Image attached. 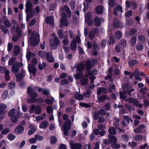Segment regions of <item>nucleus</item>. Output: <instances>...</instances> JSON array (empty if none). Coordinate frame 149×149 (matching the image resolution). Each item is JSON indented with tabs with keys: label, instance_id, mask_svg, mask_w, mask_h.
Returning a JSON list of instances; mask_svg holds the SVG:
<instances>
[{
	"label": "nucleus",
	"instance_id": "4",
	"mask_svg": "<svg viewBox=\"0 0 149 149\" xmlns=\"http://www.w3.org/2000/svg\"><path fill=\"white\" fill-rule=\"evenodd\" d=\"M27 92L30 94L31 98L27 100V102L29 103H33L36 102V100L35 98L38 96L37 93L33 92V89L31 87H29L27 89Z\"/></svg>",
	"mask_w": 149,
	"mask_h": 149
},
{
	"label": "nucleus",
	"instance_id": "54",
	"mask_svg": "<svg viewBox=\"0 0 149 149\" xmlns=\"http://www.w3.org/2000/svg\"><path fill=\"white\" fill-rule=\"evenodd\" d=\"M47 110L48 113H50L53 112L52 107L50 106H48L47 108Z\"/></svg>",
	"mask_w": 149,
	"mask_h": 149
},
{
	"label": "nucleus",
	"instance_id": "5",
	"mask_svg": "<svg viewBox=\"0 0 149 149\" xmlns=\"http://www.w3.org/2000/svg\"><path fill=\"white\" fill-rule=\"evenodd\" d=\"M52 38L50 42V45L51 48L53 49H56L57 46L59 43V40L58 38L54 33L52 34Z\"/></svg>",
	"mask_w": 149,
	"mask_h": 149
},
{
	"label": "nucleus",
	"instance_id": "47",
	"mask_svg": "<svg viewBox=\"0 0 149 149\" xmlns=\"http://www.w3.org/2000/svg\"><path fill=\"white\" fill-rule=\"evenodd\" d=\"M87 79L86 77H84L81 80V83L82 85H84L87 84Z\"/></svg>",
	"mask_w": 149,
	"mask_h": 149
},
{
	"label": "nucleus",
	"instance_id": "23",
	"mask_svg": "<svg viewBox=\"0 0 149 149\" xmlns=\"http://www.w3.org/2000/svg\"><path fill=\"white\" fill-rule=\"evenodd\" d=\"M145 128V126L142 124L138 126L137 128L134 130V132L136 133H139L140 132L143 130Z\"/></svg>",
	"mask_w": 149,
	"mask_h": 149
},
{
	"label": "nucleus",
	"instance_id": "22",
	"mask_svg": "<svg viewBox=\"0 0 149 149\" xmlns=\"http://www.w3.org/2000/svg\"><path fill=\"white\" fill-rule=\"evenodd\" d=\"M4 24L5 26L7 28H9L10 27L11 24L9 20L7 19L5 16H3V18Z\"/></svg>",
	"mask_w": 149,
	"mask_h": 149
},
{
	"label": "nucleus",
	"instance_id": "46",
	"mask_svg": "<svg viewBox=\"0 0 149 149\" xmlns=\"http://www.w3.org/2000/svg\"><path fill=\"white\" fill-rule=\"evenodd\" d=\"M10 131V130L8 128L4 129L1 132V134L3 135H6Z\"/></svg>",
	"mask_w": 149,
	"mask_h": 149
},
{
	"label": "nucleus",
	"instance_id": "38",
	"mask_svg": "<svg viewBox=\"0 0 149 149\" xmlns=\"http://www.w3.org/2000/svg\"><path fill=\"white\" fill-rule=\"evenodd\" d=\"M46 64L45 63L43 62L42 64L39 63L38 64V67L40 70H42L45 68Z\"/></svg>",
	"mask_w": 149,
	"mask_h": 149
},
{
	"label": "nucleus",
	"instance_id": "19",
	"mask_svg": "<svg viewBox=\"0 0 149 149\" xmlns=\"http://www.w3.org/2000/svg\"><path fill=\"white\" fill-rule=\"evenodd\" d=\"M25 71L22 70L20 74L16 76V81L17 82H19L22 80V78L25 76Z\"/></svg>",
	"mask_w": 149,
	"mask_h": 149
},
{
	"label": "nucleus",
	"instance_id": "24",
	"mask_svg": "<svg viewBox=\"0 0 149 149\" xmlns=\"http://www.w3.org/2000/svg\"><path fill=\"white\" fill-rule=\"evenodd\" d=\"M6 108V106L4 104H0V115L4 114L5 111L4 109Z\"/></svg>",
	"mask_w": 149,
	"mask_h": 149
},
{
	"label": "nucleus",
	"instance_id": "43",
	"mask_svg": "<svg viewBox=\"0 0 149 149\" xmlns=\"http://www.w3.org/2000/svg\"><path fill=\"white\" fill-rule=\"evenodd\" d=\"M136 48L137 50L141 51L143 49V46L141 44L138 43L136 45Z\"/></svg>",
	"mask_w": 149,
	"mask_h": 149
},
{
	"label": "nucleus",
	"instance_id": "10",
	"mask_svg": "<svg viewBox=\"0 0 149 149\" xmlns=\"http://www.w3.org/2000/svg\"><path fill=\"white\" fill-rule=\"evenodd\" d=\"M70 147L71 149H81L82 145L80 143H74L72 141L70 140L69 141Z\"/></svg>",
	"mask_w": 149,
	"mask_h": 149
},
{
	"label": "nucleus",
	"instance_id": "30",
	"mask_svg": "<svg viewBox=\"0 0 149 149\" xmlns=\"http://www.w3.org/2000/svg\"><path fill=\"white\" fill-rule=\"evenodd\" d=\"M49 125L48 122L45 121H43L39 125L40 128L43 129Z\"/></svg>",
	"mask_w": 149,
	"mask_h": 149
},
{
	"label": "nucleus",
	"instance_id": "60",
	"mask_svg": "<svg viewBox=\"0 0 149 149\" xmlns=\"http://www.w3.org/2000/svg\"><path fill=\"white\" fill-rule=\"evenodd\" d=\"M97 127L100 130H104L106 128L105 125L100 124L97 126Z\"/></svg>",
	"mask_w": 149,
	"mask_h": 149
},
{
	"label": "nucleus",
	"instance_id": "39",
	"mask_svg": "<svg viewBox=\"0 0 149 149\" xmlns=\"http://www.w3.org/2000/svg\"><path fill=\"white\" fill-rule=\"evenodd\" d=\"M94 21L96 25L97 26H99L101 23V20L100 19L97 17L95 18Z\"/></svg>",
	"mask_w": 149,
	"mask_h": 149
},
{
	"label": "nucleus",
	"instance_id": "45",
	"mask_svg": "<svg viewBox=\"0 0 149 149\" xmlns=\"http://www.w3.org/2000/svg\"><path fill=\"white\" fill-rule=\"evenodd\" d=\"M137 61L136 60L130 61L128 62V64L130 66L132 67L136 63Z\"/></svg>",
	"mask_w": 149,
	"mask_h": 149
},
{
	"label": "nucleus",
	"instance_id": "53",
	"mask_svg": "<svg viewBox=\"0 0 149 149\" xmlns=\"http://www.w3.org/2000/svg\"><path fill=\"white\" fill-rule=\"evenodd\" d=\"M58 33L59 37L61 39H63V31L61 30H59L58 31Z\"/></svg>",
	"mask_w": 149,
	"mask_h": 149
},
{
	"label": "nucleus",
	"instance_id": "49",
	"mask_svg": "<svg viewBox=\"0 0 149 149\" xmlns=\"http://www.w3.org/2000/svg\"><path fill=\"white\" fill-rule=\"evenodd\" d=\"M15 136L14 135L11 134H8V138L9 140L10 141H13L14 140L15 138Z\"/></svg>",
	"mask_w": 149,
	"mask_h": 149
},
{
	"label": "nucleus",
	"instance_id": "25",
	"mask_svg": "<svg viewBox=\"0 0 149 149\" xmlns=\"http://www.w3.org/2000/svg\"><path fill=\"white\" fill-rule=\"evenodd\" d=\"M103 8L102 6H97L95 8V11L96 13L98 14H101L102 13Z\"/></svg>",
	"mask_w": 149,
	"mask_h": 149
},
{
	"label": "nucleus",
	"instance_id": "58",
	"mask_svg": "<svg viewBox=\"0 0 149 149\" xmlns=\"http://www.w3.org/2000/svg\"><path fill=\"white\" fill-rule=\"evenodd\" d=\"M82 75V74L81 72H79V73L77 74L76 75H74V77L76 79H80Z\"/></svg>",
	"mask_w": 149,
	"mask_h": 149
},
{
	"label": "nucleus",
	"instance_id": "34",
	"mask_svg": "<svg viewBox=\"0 0 149 149\" xmlns=\"http://www.w3.org/2000/svg\"><path fill=\"white\" fill-rule=\"evenodd\" d=\"M118 11L122 12V7L120 6H117L115 8L114 11V14L116 15L117 14V12Z\"/></svg>",
	"mask_w": 149,
	"mask_h": 149
},
{
	"label": "nucleus",
	"instance_id": "6",
	"mask_svg": "<svg viewBox=\"0 0 149 149\" xmlns=\"http://www.w3.org/2000/svg\"><path fill=\"white\" fill-rule=\"evenodd\" d=\"M122 87L123 89V92L126 93H128L129 95H131V93L134 91V89H132L130 90L131 88V86L128 83H126L123 84Z\"/></svg>",
	"mask_w": 149,
	"mask_h": 149
},
{
	"label": "nucleus",
	"instance_id": "57",
	"mask_svg": "<svg viewBox=\"0 0 149 149\" xmlns=\"http://www.w3.org/2000/svg\"><path fill=\"white\" fill-rule=\"evenodd\" d=\"M128 137L127 134H124L122 137V140L124 141H128Z\"/></svg>",
	"mask_w": 149,
	"mask_h": 149
},
{
	"label": "nucleus",
	"instance_id": "29",
	"mask_svg": "<svg viewBox=\"0 0 149 149\" xmlns=\"http://www.w3.org/2000/svg\"><path fill=\"white\" fill-rule=\"evenodd\" d=\"M84 68V63L83 62H81L77 65V69L78 71H81L83 70Z\"/></svg>",
	"mask_w": 149,
	"mask_h": 149
},
{
	"label": "nucleus",
	"instance_id": "7",
	"mask_svg": "<svg viewBox=\"0 0 149 149\" xmlns=\"http://www.w3.org/2000/svg\"><path fill=\"white\" fill-rule=\"evenodd\" d=\"M71 125V122L70 120H68L64 123L63 126V130L64 134L65 135H67L68 134V131L70 129Z\"/></svg>",
	"mask_w": 149,
	"mask_h": 149
},
{
	"label": "nucleus",
	"instance_id": "13",
	"mask_svg": "<svg viewBox=\"0 0 149 149\" xmlns=\"http://www.w3.org/2000/svg\"><path fill=\"white\" fill-rule=\"evenodd\" d=\"M0 70L2 72H4L5 73V79L6 80H9L10 77L9 75V71L5 67H0Z\"/></svg>",
	"mask_w": 149,
	"mask_h": 149
},
{
	"label": "nucleus",
	"instance_id": "50",
	"mask_svg": "<svg viewBox=\"0 0 149 149\" xmlns=\"http://www.w3.org/2000/svg\"><path fill=\"white\" fill-rule=\"evenodd\" d=\"M38 54L39 56L42 58H44L45 57V53L43 51H40L38 52Z\"/></svg>",
	"mask_w": 149,
	"mask_h": 149
},
{
	"label": "nucleus",
	"instance_id": "55",
	"mask_svg": "<svg viewBox=\"0 0 149 149\" xmlns=\"http://www.w3.org/2000/svg\"><path fill=\"white\" fill-rule=\"evenodd\" d=\"M15 83L13 82L10 83L8 85V88L10 89H13L15 88Z\"/></svg>",
	"mask_w": 149,
	"mask_h": 149
},
{
	"label": "nucleus",
	"instance_id": "15",
	"mask_svg": "<svg viewBox=\"0 0 149 149\" xmlns=\"http://www.w3.org/2000/svg\"><path fill=\"white\" fill-rule=\"evenodd\" d=\"M28 70L30 73L33 74V75H36V69L35 66L31 64H29L28 67Z\"/></svg>",
	"mask_w": 149,
	"mask_h": 149
},
{
	"label": "nucleus",
	"instance_id": "48",
	"mask_svg": "<svg viewBox=\"0 0 149 149\" xmlns=\"http://www.w3.org/2000/svg\"><path fill=\"white\" fill-rule=\"evenodd\" d=\"M1 31L4 33H6L8 31V30L3 26L2 25L1 26Z\"/></svg>",
	"mask_w": 149,
	"mask_h": 149
},
{
	"label": "nucleus",
	"instance_id": "3",
	"mask_svg": "<svg viewBox=\"0 0 149 149\" xmlns=\"http://www.w3.org/2000/svg\"><path fill=\"white\" fill-rule=\"evenodd\" d=\"M40 41L39 34L37 32H33L30 37V42L31 45L36 46L38 45Z\"/></svg>",
	"mask_w": 149,
	"mask_h": 149
},
{
	"label": "nucleus",
	"instance_id": "1",
	"mask_svg": "<svg viewBox=\"0 0 149 149\" xmlns=\"http://www.w3.org/2000/svg\"><path fill=\"white\" fill-rule=\"evenodd\" d=\"M62 17L61 19L60 26L61 27L64 26H67L69 25V22L66 19L67 17L71 16V12L69 8L66 6H62L60 8Z\"/></svg>",
	"mask_w": 149,
	"mask_h": 149
},
{
	"label": "nucleus",
	"instance_id": "35",
	"mask_svg": "<svg viewBox=\"0 0 149 149\" xmlns=\"http://www.w3.org/2000/svg\"><path fill=\"white\" fill-rule=\"evenodd\" d=\"M16 110L15 109H13L9 111V116L10 117H13L15 116Z\"/></svg>",
	"mask_w": 149,
	"mask_h": 149
},
{
	"label": "nucleus",
	"instance_id": "63",
	"mask_svg": "<svg viewBox=\"0 0 149 149\" xmlns=\"http://www.w3.org/2000/svg\"><path fill=\"white\" fill-rule=\"evenodd\" d=\"M35 138H36V141L37 140H38L39 141H41L43 139V137L42 136H40V135H38V134L36 135H35Z\"/></svg>",
	"mask_w": 149,
	"mask_h": 149
},
{
	"label": "nucleus",
	"instance_id": "41",
	"mask_svg": "<svg viewBox=\"0 0 149 149\" xmlns=\"http://www.w3.org/2000/svg\"><path fill=\"white\" fill-rule=\"evenodd\" d=\"M74 97L76 99L79 100H82L83 98V95L81 94H77Z\"/></svg>",
	"mask_w": 149,
	"mask_h": 149
},
{
	"label": "nucleus",
	"instance_id": "59",
	"mask_svg": "<svg viewBox=\"0 0 149 149\" xmlns=\"http://www.w3.org/2000/svg\"><path fill=\"white\" fill-rule=\"evenodd\" d=\"M115 4L114 0H109V5L110 7H112Z\"/></svg>",
	"mask_w": 149,
	"mask_h": 149
},
{
	"label": "nucleus",
	"instance_id": "20",
	"mask_svg": "<svg viewBox=\"0 0 149 149\" xmlns=\"http://www.w3.org/2000/svg\"><path fill=\"white\" fill-rule=\"evenodd\" d=\"M46 57L49 62H52L54 61V59L52 54L50 52H48L46 54Z\"/></svg>",
	"mask_w": 149,
	"mask_h": 149
},
{
	"label": "nucleus",
	"instance_id": "18",
	"mask_svg": "<svg viewBox=\"0 0 149 149\" xmlns=\"http://www.w3.org/2000/svg\"><path fill=\"white\" fill-rule=\"evenodd\" d=\"M123 118L124 119V121H123L122 123L123 125L124 126H125L127 125V124L125 123L124 121H126L128 124L129 123L130 121L132 123L133 122V120L132 119L130 118L127 116H124L123 117Z\"/></svg>",
	"mask_w": 149,
	"mask_h": 149
},
{
	"label": "nucleus",
	"instance_id": "52",
	"mask_svg": "<svg viewBox=\"0 0 149 149\" xmlns=\"http://www.w3.org/2000/svg\"><path fill=\"white\" fill-rule=\"evenodd\" d=\"M41 111V108L39 106H37L35 110V112L36 114H40Z\"/></svg>",
	"mask_w": 149,
	"mask_h": 149
},
{
	"label": "nucleus",
	"instance_id": "62",
	"mask_svg": "<svg viewBox=\"0 0 149 149\" xmlns=\"http://www.w3.org/2000/svg\"><path fill=\"white\" fill-rule=\"evenodd\" d=\"M69 82L67 79H64L62 80L61 83V84L62 85H64L68 84Z\"/></svg>",
	"mask_w": 149,
	"mask_h": 149
},
{
	"label": "nucleus",
	"instance_id": "17",
	"mask_svg": "<svg viewBox=\"0 0 149 149\" xmlns=\"http://www.w3.org/2000/svg\"><path fill=\"white\" fill-rule=\"evenodd\" d=\"M24 130L23 126L19 125L17 127L15 130V132L17 134H20L22 133Z\"/></svg>",
	"mask_w": 149,
	"mask_h": 149
},
{
	"label": "nucleus",
	"instance_id": "64",
	"mask_svg": "<svg viewBox=\"0 0 149 149\" xmlns=\"http://www.w3.org/2000/svg\"><path fill=\"white\" fill-rule=\"evenodd\" d=\"M132 11L130 10L126 13L125 16L127 17H129L132 15Z\"/></svg>",
	"mask_w": 149,
	"mask_h": 149
},
{
	"label": "nucleus",
	"instance_id": "51",
	"mask_svg": "<svg viewBox=\"0 0 149 149\" xmlns=\"http://www.w3.org/2000/svg\"><path fill=\"white\" fill-rule=\"evenodd\" d=\"M138 39L140 42H143L145 40V38L144 36L141 35L139 36Z\"/></svg>",
	"mask_w": 149,
	"mask_h": 149
},
{
	"label": "nucleus",
	"instance_id": "12",
	"mask_svg": "<svg viewBox=\"0 0 149 149\" xmlns=\"http://www.w3.org/2000/svg\"><path fill=\"white\" fill-rule=\"evenodd\" d=\"M91 13L89 12L85 16L86 22L89 26L91 25L93 23V20L91 18Z\"/></svg>",
	"mask_w": 149,
	"mask_h": 149
},
{
	"label": "nucleus",
	"instance_id": "56",
	"mask_svg": "<svg viewBox=\"0 0 149 149\" xmlns=\"http://www.w3.org/2000/svg\"><path fill=\"white\" fill-rule=\"evenodd\" d=\"M106 98V96L105 95H103L99 97L98 102H102Z\"/></svg>",
	"mask_w": 149,
	"mask_h": 149
},
{
	"label": "nucleus",
	"instance_id": "8",
	"mask_svg": "<svg viewBox=\"0 0 149 149\" xmlns=\"http://www.w3.org/2000/svg\"><path fill=\"white\" fill-rule=\"evenodd\" d=\"M26 12L27 14L26 20L28 21L30 18L32 17V15L30 16L29 14V12L31 11L32 8V4L31 2L27 1L26 3Z\"/></svg>",
	"mask_w": 149,
	"mask_h": 149
},
{
	"label": "nucleus",
	"instance_id": "42",
	"mask_svg": "<svg viewBox=\"0 0 149 149\" xmlns=\"http://www.w3.org/2000/svg\"><path fill=\"white\" fill-rule=\"evenodd\" d=\"M115 36L118 39H120L122 37V33L120 31H117L115 34Z\"/></svg>",
	"mask_w": 149,
	"mask_h": 149
},
{
	"label": "nucleus",
	"instance_id": "36",
	"mask_svg": "<svg viewBox=\"0 0 149 149\" xmlns=\"http://www.w3.org/2000/svg\"><path fill=\"white\" fill-rule=\"evenodd\" d=\"M109 134H115L116 133V130L113 127H111L109 129Z\"/></svg>",
	"mask_w": 149,
	"mask_h": 149
},
{
	"label": "nucleus",
	"instance_id": "28",
	"mask_svg": "<svg viewBox=\"0 0 149 149\" xmlns=\"http://www.w3.org/2000/svg\"><path fill=\"white\" fill-rule=\"evenodd\" d=\"M109 139L111 143L116 142L117 141L116 137L115 136L110 134H109Z\"/></svg>",
	"mask_w": 149,
	"mask_h": 149
},
{
	"label": "nucleus",
	"instance_id": "37",
	"mask_svg": "<svg viewBox=\"0 0 149 149\" xmlns=\"http://www.w3.org/2000/svg\"><path fill=\"white\" fill-rule=\"evenodd\" d=\"M36 107L34 105H31L30 107V113H32L35 111Z\"/></svg>",
	"mask_w": 149,
	"mask_h": 149
},
{
	"label": "nucleus",
	"instance_id": "21",
	"mask_svg": "<svg viewBox=\"0 0 149 149\" xmlns=\"http://www.w3.org/2000/svg\"><path fill=\"white\" fill-rule=\"evenodd\" d=\"M77 46L76 42L75 39L71 41L70 47L72 50L75 51L77 48Z\"/></svg>",
	"mask_w": 149,
	"mask_h": 149
},
{
	"label": "nucleus",
	"instance_id": "32",
	"mask_svg": "<svg viewBox=\"0 0 149 149\" xmlns=\"http://www.w3.org/2000/svg\"><path fill=\"white\" fill-rule=\"evenodd\" d=\"M8 94V92L7 90H5L3 93L1 97V99L4 100H5L7 97Z\"/></svg>",
	"mask_w": 149,
	"mask_h": 149
},
{
	"label": "nucleus",
	"instance_id": "26",
	"mask_svg": "<svg viewBox=\"0 0 149 149\" xmlns=\"http://www.w3.org/2000/svg\"><path fill=\"white\" fill-rule=\"evenodd\" d=\"M54 18L52 16L47 17L46 19V22L50 24H53L54 23Z\"/></svg>",
	"mask_w": 149,
	"mask_h": 149
},
{
	"label": "nucleus",
	"instance_id": "16",
	"mask_svg": "<svg viewBox=\"0 0 149 149\" xmlns=\"http://www.w3.org/2000/svg\"><path fill=\"white\" fill-rule=\"evenodd\" d=\"M96 60H92V61L91 60H89L87 62H86V68L87 69H88L91 67H93L94 64L96 63Z\"/></svg>",
	"mask_w": 149,
	"mask_h": 149
},
{
	"label": "nucleus",
	"instance_id": "11",
	"mask_svg": "<svg viewBox=\"0 0 149 149\" xmlns=\"http://www.w3.org/2000/svg\"><path fill=\"white\" fill-rule=\"evenodd\" d=\"M126 41L124 39L121 40L120 44L117 45L116 47V51L117 52H119L120 51V49L125 47L126 45Z\"/></svg>",
	"mask_w": 149,
	"mask_h": 149
},
{
	"label": "nucleus",
	"instance_id": "2",
	"mask_svg": "<svg viewBox=\"0 0 149 149\" xmlns=\"http://www.w3.org/2000/svg\"><path fill=\"white\" fill-rule=\"evenodd\" d=\"M13 22L14 25L12 26L11 29V31L13 33H14L15 31L18 35L17 36L15 35L13 38V41L15 42L17 41L19 37L21 36V35L19 27L17 26V24L15 21H13Z\"/></svg>",
	"mask_w": 149,
	"mask_h": 149
},
{
	"label": "nucleus",
	"instance_id": "14",
	"mask_svg": "<svg viewBox=\"0 0 149 149\" xmlns=\"http://www.w3.org/2000/svg\"><path fill=\"white\" fill-rule=\"evenodd\" d=\"M128 102L130 103L133 104V105L136 106L141 107H142V104L141 103L138 104L137 100L133 98H130L128 100Z\"/></svg>",
	"mask_w": 149,
	"mask_h": 149
},
{
	"label": "nucleus",
	"instance_id": "61",
	"mask_svg": "<svg viewBox=\"0 0 149 149\" xmlns=\"http://www.w3.org/2000/svg\"><path fill=\"white\" fill-rule=\"evenodd\" d=\"M137 32L136 29L134 28L132 29L130 31V33L131 35H135Z\"/></svg>",
	"mask_w": 149,
	"mask_h": 149
},
{
	"label": "nucleus",
	"instance_id": "27",
	"mask_svg": "<svg viewBox=\"0 0 149 149\" xmlns=\"http://www.w3.org/2000/svg\"><path fill=\"white\" fill-rule=\"evenodd\" d=\"M136 37L134 36L132 37L129 42V44L131 46H133L136 43Z\"/></svg>",
	"mask_w": 149,
	"mask_h": 149
},
{
	"label": "nucleus",
	"instance_id": "33",
	"mask_svg": "<svg viewBox=\"0 0 149 149\" xmlns=\"http://www.w3.org/2000/svg\"><path fill=\"white\" fill-rule=\"evenodd\" d=\"M107 91L104 88H99L97 90V94L98 95H100L102 93H106Z\"/></svg>",
	"mask_w": 149,
	"mask_h": 149
},
{
	"label": "nucleus",
	"instance_id": "40",
	"mask_svg": "<svg viewBox=\"0 0 149 149\" xmlns=\"http://www.w3.org/2000/svg\"><path fill=\"white\" fill-rule=\"evenodd\" d=\"M20 52L19 48L17 45L15 46L14 47V52L15 54L17 55Z\"/></svg>",
	"mask_w": 149,
	"mask_h": 149
},
{
	"label": "nucleus",
	"instance_id": "44",
	"mask_svg": "<svg viewBox=\"0 0 149 149\" xmlns=\"http://www.w3.org/2000/svg\"><path fill=\"white\" fill-rule=\"evenodd\" d=\"M57 139L56 137L54 136H52L50 139V143L51 144H54L56 142Z\"/></svg>",
	"mask_w": 149,
	"mask_h": 149
},
{
	"label": "nucleus",
	"instance_id": "31",
	"mask_svg": "<svg viewBox=\"0 0 149 149\" xmlns=\"http://www.w3.org/2000/svg\"><path fill=\"white\" fill-rule=\"evenodd\" d=\"M86 2L84 3V8L83 9L84 11L85 12L86 10L88 8L89 6L88 3L91 2L92 0H85Z\"/></svg>",
	"mask_w": 149,
	"mask_h": 149
},
{
	"label": "nucleus",
	"instance_id": "9",
	"mask_svg": "<svg viewBox=\"0 0 149 149\" xmlns=\"http://www.w3.org/2000/svg\"><path fill=\"white\" fill-rule=\"evenodd\" d=\"M22 65L23 64L21 63H16L13 65L11 67L12 71L15 73L16 75V73L19 71V67L22 66Z\"/></svg>",
	"mask_w": 149,
	"mask_h": 149
}]
</instances>
